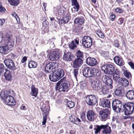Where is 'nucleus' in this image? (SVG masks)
<instances>
[{"mask_svg":"<svg viewBox=\"0 0 134 134\" xmlns=\"http://www.w3.org/2000/svg\"><path fill=\"white\" fill-rule=\"evenodd\" d=\"M103 82L105 84V89L108 90V91L106 92V94L108 93L109 90L113 88V82L112 79L107 76H105L103 79Z\"/></svg>","mask_w":134,"mask_h":134,"instance_id":"nucleus-8","label":"nucleus"},{"mask_svg":"<svg viewBox=\"0 0 134 134\" xmlns=\"http://www.w3.org/2000/svg\"><path fill=\"white\" fill-rule=\"evenodd\" d=\"M86 116L88 120L90 121H93L97 116L96 113L92 110L87 112Z\"/></svg>","mask_w":134,"mask_h":134,"instance_id":"nucleus-17","label":"nucleus"},{"mask_svg":"<svg viewBox=\"0 0 134 134\" xmlns=\"http://www.w3.org/2000/svg\"><path fill=\"white\" fill-rule=\"evenodd\" d=\"M120 72L119 69H115L114 72L112 76H113V79L116 82L118 83L121 80L120 76Z\"/></svg>","mask_w":134,"mask_h":134,"instance_id":"nucleus-21","label":"nucleus"},{"mask_svg":"<svg viewBox=\"0 0 134 134\" xmlns=\"http://www.w3.org/2000/svg\"><path fill=\"white\" fill-rule=\"evenodd\" d=\"M61 52L58 49L53 51L49 56V59L51 61L57 60L60 57Z\"/></svg>","mask_w":134,"mask_h":134,"instance_id":"nucleus-14","label":"nucleus"},{"mask_svg":"<svg viewBox=\"0 0 134 134\" xmlns=\"http://www.w3.org/2000/svg\"><path fill=\"white\" fill-rule=\"evenodd\" d=\"M5 69H5L3 64L0 63V75L3 74L4 71H5Z\"/></svg>","mask_w":134,"mask_h":134,"instance_id":"nucleus-42","label":"nucleus"},{"mask_svg":"<svg viewBox=\"0 0 134 134\" xmlns=\"http://www.w3.org/2000/svg\"><path fill=\"white\" fill-rule=\"evenodd\" d=\"M102 125H96L94 126L93 130H95L94 133L95 134H97L100 133L101 129H102Z\"/></svg>","mask_w":134,"mask_h":134,"instance_id":"nucleus-37","label":"nucleus"},{"mask_svg":"<svg viewBox=\"0 0 134 134\" xmlns=\"http://www.w3.org/2000/svg\"><path fill=\"white\" fill-rule=\"evenodd\" d=\"M8 2L11 5L16 6L19 4V1H8Z\"/></svg>","mask_w":134,"mask_h":134,"instance_id":"nucleus-45","label":"nucleus"},{"mask_svg":"<svg viewBox=\"0 0 134 134\" xmlns=\"http://www.w3.org/2000/svg\"><path fill=\"white\" fill-rule=\"evenodd\" d=\"M43 121L42 122L43 125H44L46 124L47 120V116L48 114H43Z\"/></svg>","mask_w":134,"mask_h":134,"instance_id":"nucleus-48","label":"nucleus"},{"mask_svg":"<svg viewBox=\"0 0 134 134\" xmlns=\"http://www.w3.org/2000/svg\"><path fill=\"white\" fill-rule=\"evenodd\" d=\"M91 77H99L101 75V71L98 69L96 68L92 69Z\"/></svg>","mask_w":134,"mask_h":134,"instance_id":"nucleus-24","label":"nucleus"},{"mask_svg":"<svg viewBox=\"0 0 134 134\" xmlns=\"http://www.w3.org/2000/svg\"><path fill=\"white\" fill-rule=\"evenodd\" d=\"M9 93L8 91H2L0 92L1 98L4 99L8 105H15L16 104L15 101L13 97L8 95Z\"/></svg>","mask_w":134,"mask_h":134,"instance_id":"nucleus-3","label":"nucleus"},{"mask_svg":"<svg viewBox=\"0 0 134 134\" xmlns=\"http://www.w3.org/2000/svg\"><path fill=\"white\" fill-rule=\"evenodd\" d=\"M74 55L71 52H64L63 57V60L67 62H70L72 60L74 59Z\"/></svg>","mask_w":134,"mask_h":134,"instance_id":"nucleus-16","label":"nucleus"},{"mask_svg":"<svg viewBox=\"0 0 134 134\" xmlns=\"http://www.w3.org/2000/svg\"><path fill=\"white\" fill-rule=\"evenodd\" d=\"M41 109L42 111L45 114H48L49 113L48 109L47 107L43 106L41 107Z\"/></svg>","mask_w":134,"mask_h":134,"instance_id":"nucleus-44","label":"nucleus"},{"mask_svg":"<svg viewBox=\"0 0 134 134\" xmlns=\"http://www.w3.org/2000/svg\"><path fill=\"white\" fill-rule=\"evenodd\" d=\"M100 104L103 107H109L110 106V102L108 99H105L102 101Z\"/></svg>","mask_w":134,"mask_h":134,"instance_id":"nucleus-35","label":"nucleus"},{"mask_svg":"<svg viewBox=\"0 0 134 134\" xmlns=\"http://www.w3.org/2000/svg\"><path fill=\"white\" fill-rule=\"evenodd\" d=\"M52 25L53 26V28L54 29H57L59 28V25L57 21H55V22H54V23L52 24Z\"/></svg>","mask_w":134,"mask_h":134,"instance_id":"nucleus-50","label":"nucleus"},{"mask_svg":"<svg viewBox=\"0 0 134 134\" xmlns=\"http://www.w3.org/2000/svg\"><path fill=\"white\" fill-rule=\"evenodd\" d=\"M99 113L101 119L103 120H105L110 119V111L109 109L107 108L100 110Z\"/></svg>","mask_w":134,"mask_h":134,"instance_id":"nucleus-12","label":"nucleus"},{"mask_svg":"<svg viewBox=\"0 0 134 134\" xmlns=\"http://www.w3.org/2000/svg\"><path fill=\"white\" fill-rule=\"evenodd\" d=\"M3 36L2 33H0V43L3 40Z\"/></svg>","mask_w":134,"mask_h":134,"instance_id":"nucleus-63","label":"nucleus"},{"mask_svg":"<svg viewBox=\"0 0 134 134\" xmlns=\"http://www.w3.org/2000/svg\"><path fill=\"white\" fill-rule=\"evenodd\" d=\"M7 68L9 70L14 71L16 69L13 61L10 59H5L4 61Z\"/></svg>","mask_w":134,"mask_h":134,"instance_id":"nucleus-11","label":"nucleus"},{"mask_svg":"<svg viewBox=\"0 0 134 134\" xmlns=\"http://www.w3.org/2000/svg\"><path fill=\"white\" fill-rule=\"evenodd\" d=\"M68 44L69 47L72 49H74L75 48L77 47L76 46L74 43V41H72L71 42L69 43Z\"/></svg>","mask_w":134,"mask_h":134,"instance_id":"nucleus-43","label":"nucleus"},{"mask_svg":"<svg viewBox=\"0 0 134 134\" xmlns=\"http://www.w3.org/2000/svg\"><path fill=\"white\" fill-rule=\"evenodd\" d=\"M31 92L30 93L32 96L36 97L38 94V90L34 85H32L31 87Z\"/></svg>","mask_w":134,"mask_h":134,"instance_id":"nucleus-33","label":"nucleus"},{"mask_svg":"<svg viewBox=\"0 0 134 134\" xmlns=\"http://www.w3.org/2000/svg\"><path fill=\"white\" fill-rule=\"evenodd\" d=\"M9 49V47L4 45L0 47V53L4 54H7L8 52Z\"/></svg>","mask_w":134,"mask_h":134,"instance_id":"nucleus-32","label":"nucleus"},{"mask_svg":"<svg viewBox=\"0 0 134 134\" xmlns=\"http://www.w3.org/2000/svg\"><path fill=\"white\" fill-rule=\"evenodd\" d=\"M5 39L7 41L5 42V44L8 47H9L10 50V48L14 46V42L12 39L11 36L8 34L5 35Z\"/></svg>","mask_w":134,"mask_h":134,"instance_id":"nucleus-15","label":"nucleus"},{"mask_svg":"<svg viewBox=\"0 0 134 134\" xmlns=\"http://www.w3.org/2000/svg\"><path fill=\"white\" fill-rule=\"evenodd\" d=\"M71 5L75 9V12H77L79 10L80 6L77 1H71Z\"/></svg>","mask_w":134,"mask_h":134,"instance_id":"nucleus-29","label":"nucleus"},{"mask_svg":"<svg viewBox=\"0 0 134 134\" xmlns=\"http://www.w3.org/2000/svg\"><path fill=\"white\" fill-rule=\"evenodd\" d=\"M101 70L106 74L112 76L115 71L114 67L111 64H105L101 68Z\"/></svg>","mask_w":134,"mask_h":134,"instance_id":"nucleus-6","label":"nucleus"},{"mask_svg":"<svg viewBox=\"0 0 134 134\" xmlns=\"http://www.w3.org/2000/svg\"><path fill=\"white\" fill-rule=\"evenodd\" d=\"M123 74L127 79H131L132 78V75L131 73L127 70L124 71Z\"/></svg>","mask_w":134,"mask_h":134,"instance_id":"nucleus-40","label":"nucleus"},{"mask_svg":"<svg viewBox=\"0 0 134 134\" xmlns=\"http://www.w3.org/2000/svg\"><path fill=\"white\" fill-rule=\"evenodd\" d=\"M101 55L105 58L107 59L109 57V53L107 52L102 51L101 53Z\"/></svg>","mask_w":134,"mask_h":134,"instance_id":"nucleus-47","label":"nucleus"},{"mask_svg":"<svg viewBox=\"0 0 134 134\" xmlns=\"http://www.w3.org/2000/svg\"><path fill=\"white\" fill-rule=\"evenodd\" d=\"M92 38L90 36H84L82 39V44L86 48L90 47L92 44Z\"/></svg>","mask_w":134,"mask_h":134,"instance_id":"nucleus-13","label":"nucleus"},{"mask_svg":"<svg viewBox=\"0 0 134 134\" xmlns=\"http://www.w3.org/2000/svg\"><path fill=\"white\" fill-rule=\"evenodd\" d=\"M58 65V63L57 62H50L45 66V70L47 72L49 73L54 72Z\"/></svg>","mask_w":134,"mask_h":134,"instance_id":"nucleus-10","label":"nucleus"},{"mask_svg":"<svg viewBox=\"0 0 134 134\" xmlns=\"http://www.w3.org/2000/svg\"><path fill=\"white\" fill-rule=\"evenodd\" d=\"M109 18L111 20L114 21L115 19V16L114 14H112L110 16Z\"/></svg>","mask_w":134,"mask_h":134,"instance_id":"nucleus-58","label":"nucleus"},{"mask_svg":"<svg viewBox=\"0 0 134 134\" xmlns=\"http://www.w3.org/2000/svg\"><path fill=\"white\" fill-rule=\"evenodd\" d=\"M64 75L63 70L61 69H59L49 75L50 80L53 82H56Z\"/></svg>","mask_w":134,"mask_h":134,"instance_id":"nucleus-4","label":"nucleus"},{"mask_svg":"<svg viewBox=\"0 0 134 134\" xmlns=\"http://www.w3.org/2000/svg\"><path fill=\"white\" fill-rule=\"evenodd\" d=\"M83 27L81 26H76V29L78 30L79 31H81L82 30Z\"/></svg>","mask_w":134,"mask_h":134,"instance_id":"nucleus-59","label":"nucleus"},{"mask_svg":"<svg viewBox=\"0 0 134 134\" xmlns=\"http://www.w3.org/2000/svg\"><path fill=\"white\" fill-rule=\"evenodd\" d=\"M126 96L129 100H134V91L133 90L128 91L126 94Z\"/></svg>","mask_w":134,"mask_h":134,"instance_id":"nucleus-27","label":"nucleus"},{"mask_svg":"<svg viewBox=\"0 0 134 134\" xmlns=\"http://www.w3.org/2000/svg\"><path fill=\"white\" fill-rule=\"evenodd\" d=\"M67 106L69 108H73L75 105L74 103L71 101H69L67 102Z\"/></svg>","mask_w":134,"mask_h":134,"instance_id":"nucleus-46","label":"nucleus"},{"mask_svg":"<svg viewBox=\"0 0 134 134\" xmlns=\"http://www.w3.org/2000/svg\"><path fill=\"white\" fill-rule=\"evenodd\" d=\"M114 60L115 63L120 66H121L124 65V61L122 58H120L118 56L115 57Z\"/></svg>","mask_w":134,"mask_h":134,"instance_id":"nucleus-25","label":"nucleus"},{"mask_svg":"<svg viewBox=\"0 0 134 134\" xmlns=\"http://www.w3.org/2000/svg\"><path fill=\"white\" fill-rule=\"evenodd\" d=\"M5 79L8 81L10 82L12 80V73L9 70L5 69V72L4 73Z\"/></svg>","mask_w":134,"mask_h":134,"instance_id":"nucleus-22","label":"nucleus"},{"mask_svg":"<svg viewBox=\"0 0 134 134\" xmlns=\"http://www.w3.org/2000/svg\"><path fill=\"white\" fill-rule=\"evenodd\" d=\"M66 78L64 77L56 84V89L58 90L59 92H68L69 90L70 83L68 81H65Z\"/></svg>","mask_w":134,"mask_h":134,"instance_id":"nucleus-2","label":"nucleus"},{"mask_svg":"<svg viewBox=\"0 0 134 134\" xmlns=\"http://www.w3.org/2000/svg\"><path fill=\"white\" fill-rule=\"evenodd\" d=\"M92 68L86 67L82 69L83 75L84 76L87 77H91Z\"/></svg>","mask_w":134,"mask_h":134,"instance_id":"nucleus-18","label":"nucleus"},{"mask_svg":"<svg viewBox=\"0 0 134 134\" xmlns=\"http://www.w3.org/2000/svg\"><path fill=\"white\" fill-rule=\"evenodd\" d=\"M78 70L79 69H76L74 70L73 73L76 79L77 78V75L78 74Z\"/></svg>","mask_w":134,"mask_h":134,"instance_id":"nucleus-53","label":"nucleus"},{"mask_svg":"<svg viewBox=\"0 0 134 134\" xmlns=\"http://www.w3.org/2000/svg\"><path fill=\"white\" fill-rule=\"evenodd\" d=\"M124 21V18H121L119 19L118 21V23L119 24L121 25L122 24Z\"/></svg>","mask_w":134,"mask_h":134,"instance_id":"nucleus-55","label":"nucleus"},{"mask_svg":"<svg viewBox=\"0 0 134 134\" xmlns=\"http://www.w3.org/2000/svg\"><path fill=\"white\" fill-rule=\"evenodd\" d=\"M119 83L125 87H127L129 85V82L128 80L123 78H121Z\"/></svg>","mask_w":134,"mask_h":134,"instance_id":"nucleus-36","label":"nucleus"},{"mask_svg":"<svg viewBox=\"0 0 134 134\" xmlns=\"http://www.w3.org/2000/svg\"><path fill=\"white\" fill-rule=\"evenodd\" d=\"M102 129H103L102 132L103 133L107 134H110L111 132V127L107 124L105 125H102Z\"/></svg>","mask_w":134,"mask_h":134,"instance_id":"nucleus-26","label":"nucleus"},{"mask_svg":"<svg viewBox=\"0 0 134 134\" xmlns=\"http://www.w3.org/2000/svg\"><path fill=\"white\" fill-rule=\"evenodd\" d=\"M75 55L76 56L77 58H80L82 59L83 57V53L79 50L77 51L75 54Z\"/></svg>","mask_w":134,"mask_h":134,"instance_id":"nucleus-39","label":"nucleus"},{"mask_svg":"<svg viewBox=\"0 0 134 134\" xmlns=\"http://www.w3.org/2000/svg\"><path fill=\"white\" fill-rule=\"evenodd\" d=\"M5 11V8L2 6V3H0V12L4 13Z\"/></svg>","mask_w":134,"mask_h":134,"instance_id":"nucleus-51","label":"nucleus"},{"mask_svg":"<svg viewBox=\"0 0 134 134\" xmlns=\"http://www.w3.org/2000/svg\"><path fill=\"white\" fill-rule=\"evenodd\" d=\"M80 117L82 120L85 119V114L84 113H82L80 115Z\"/></svg>","mask_w":134,"mask_h":134,"instance_id":"nucleus-61","label":"nucleus"},{"mask_svg":"<svg viewBox=\"0 0 134 134\" xmlns=\"http://www.w3.org/2000/svg\"><path fill=\"white\" fill-rule=\"evenodd\" d=\"M115 11L117 13H120L123 12V10L119 8H117L115 9Z\"/></svg>","mask_w":134,"mask_h":134,"instance_id":"nucleus-54","label":"nucleus"},{"mask_svg":"<svg viewBox=\"0 0 134 134\" xmlns=\"http://www.w3.org/2000/svg\"><path fill=\"white\" fill-rule=\"evenodd\" d=\"M69 119L70 121L72 122H73L76 124H77L79 122H81V120L79 118L74 115L70 116Z\"/></svg>","mask_w":134,"mask_h":134,"instance_id":"nucleus-28","label":"nucleus"},{"mask_svg":"<svg viewBox=\"0 0 134 134\" xmlns=\"http://www.w3.org/2000/svg\"><path fill=\"white\" fill-rule=\"evenodd\" d=\"M114 46L117 48H118L119 47V42L117 40H115L114 42Z\"/></svg>","mask_w":134,"mask_h":134,"instance_id":"nucleus-52","label":"nucleus"},{"mask_svg":"<svg viewBox=\"0 0 134 134\" xmlns=\"http://www.w3.org/2000/svg\"><path fill=\"white\" fill-rule=\"evenodd\" d=\"M83 60L82 59L77 58L73 61V68H77L81 66L83 63Z\"/></svg>","mask_w":134,"mask_h":134,"instance_id":"nucleus-20","label":"nucleus"},{"mask_svg":"<svg viewBox=\"0 0 134 134\" xmlns=\"http://www.w3.org/2000/svg\"><path fill=\"white\" fill-rule=\"evenodd\" d=\"M5 20L4 19H0V26H2L5 23Z\"/></svg>","mask_w":134,"mask_h":134,"instance_id":"nucleus-56","label":"nucleus"},{"mask_svg":"<svg viewBox=\"0 0 134 134\" xmlns=\"http://www.w3.org/2000/svg\"><path fill=\"white\" fill-rule=\"evenodd\" d=\"M28 66L30 68H35L37 66V63L34 61H30L28 63Z\"/></svg>","mask_w":134,"mask_h":134,"instance_id":"nucleus-38","label":"nucleus"},{"mask_svg":"<svg viewBox=\"0 0 134 134\" xmlns=\"http://www.w3.org/2000/svg\"><path fill=\"white\" fill-rule=\"evenodd\" d=\"M122 110L125 115H128L133 113L134 111V103L126 102L122 104Z\"/></svg>","mask_w":134,"mask_h":134,"instance_id":"nucleus-5","label":"nucleus"},{"mask_svg":"<svg viewBox=\"0 0 134 134\" xmlns=\"http://www.w3.org/2000/svg\"><path fill=\"white\" fill-rule=\"evenodd\" d=\"M112 107L115 112L118 113H120L122 110V102L119 100L114 99L112 102Z\"/></svg>","mask_w":134,"mask_h":134,"instance_id":"nucleus-7","label":"nucleus"},{"mask_svg":"<svg viewBox=\"0 0 134 134\" xmlns=\"http://www.w3.org/2000/svg\"><path fill=\"white\" fill-rule=\"evenodd\" d=\"M84 18L83 17H77L74 20V23L76 24L82 25L84 23Z\"/></svg>","mask_w":134,"mask_h":134,"instance_id":"nucleus-30","label":"nucleus"},{"mask_svg":"<svg viewBox=\"0 0 134 134\" xmlns=\"http://www.w3.org/2000/svg\"><path fill=\"white\" fill-rule=\"evenodd\" d=\"M97 35L100 38H103L104 37V34L100 30H99L98 31V33H97Z\"/></svg>","mask_w":134,"mask_h":134,"instance_id":"nucleus-49","label":"nucleus"},{"mask_svg":"<svg viewBox=\"0 0 134 134\" xmlns=\"http://www.w3.org/2000/svg\"><path fill=\"white\" fill-rule=\"evenodd\" d=\"M79 39L78 38H76L75 40V43L77 44H79Z\"/></svg>","mask_w":134,"mask_h":134,"instance_id":"nucleus-62","label":"nucleus"},{"mask_svg":"<svg viewBox=\"0 0 134 134\" xmlns=\"http://www.w3.org/2000/svg\"><path fill=\"white\" fill-rule=\"evenodd\" d=\"M47 23H48V22L46 21H44L42 23L43 26L42 28V33L43 34L49 31Z\"/></svg>","mask_w":134,"mask_h":134,"instance_id":"nucleus-31","label":"nucleus"},{"mask_svg":"<svg viewBox=\"0 0 134 134\" xmlns=\"http://www.w3.org/2000/svg\"><path fill=\"white\" fill-rule=\"evenodd\" d=\"M90 79H91V83L93 90L99 91L104 94H107L106 92L108 91V90L105 89L106 87L104 85L102 84V82L100 80L97 79L94 80L92 78Z\"/></svg>","mask_w":134,"mask_h":134,"instance_id":"nucleus-1","label":"nucleus"},{"mask_svg":"<svg viewBox=\"0 0 134 134\" xmlns=\"http://www.w3.org/2000/svg\"><path fill=\"white\" fill-rule=\"evenodd\" d=\"M59 17L57 18V19L59 21V23L62 24H64L68 22L69 19V15L67 14L64 17H63L61 19L60 18H59Z\"/></svg>","mask_w":134,"mask_h":134,"instance_id":"nucleus-23","label":"nucleus"},{"mask_svg":"<svg viewBox=\"0 0 134 134\" xmlns=\"http://www.w3.org/2000/svg\"><path fill=\"white\" fill-rule=\"evenodd\" d=\"M20 108L22 110H25L26 108L24 105H22L20 107Z\"/></svg>","mask_w":134,"mask_h":134,"instance_id":"nucleus-64","label":"nucleus"},{"mask_svg":"<svg viewBox=\"0 0 134 134\" xmlns=\"http://www.w3.org/2000/svg\"><path fill=\"white\" fill-rule=\"evenodd\" d=\"M57 13L59 15H62L64 14V13L65 12V8H63L59 7L57 9Z\"/></svg>","mask_w":134,"mask_h":134,"instance_id":"nucleus-41","label":"nucleus"},{"mask_svg":"<svg viewBox=\"0 0 134 134\" xmlns=\"http://www.w3.org/2000/svg\"><path fill=\"white\" fill-rule=\"evenodd\" d=\"M97 98L94 95L87 96L86 99V102L89 105H94L97 103Z\"/></svg>","mask_w":134,"mask_h":134,"instance_id":"nucleus-9","label":"nucleus"},{"mask_svg":"<svg viewBox=\"0 0 134 134\" xmlns=\"http://www.w3.org/2000/svg\"><path fill=\"white\" fill-rule=\"evenodd\" d=\"M128 64L131 68L134 70V63L132 62H130L128 63Z\"/></svg>","mask_w":134,"mask_h":134,"instance_id":"nucleus-57","label":"nucleus"},{"mask_svg":"<svg viewBox=\"0 0 134 134\" xmlns=\"http://www.w3.org/2000/svg\"><path fill=\"white\" fill-rule=\"evenodd\" d=\"M86 63L88 65L91 66L96 65L98 63L96 59L93 58L88 57L86 59Z\"/></svg>","mask_w":134,"mask_h":134,"instance_id":"nucleus-19","label":"nucleus"},{"mask_svg":"<svg viewBox=\"0 0 134 134\" xmlns=\"http://www.w3.org/2000/svg\"><path fill=\"white\" fill-rule=\"evenodd\" d=\"M115 94L118 97H121L124 94V90L122 88H119L116 89L115 91Z\"/></svg>","mask_w":134,"mask_h":134,"instance_id":"nucleus-34","label":"nucleus"},{"mask_svg":"<svg viewBox=\"0 0 134 134\" xmlns=\"http://www.w3.org/2000/svg\"><path fill=\"white\" fill-rule=\"evenodd\" d=\"M27 60V58L26 56H24L23 57L22 59L21 60V62L22 63H23L25 62Z\"/></svg>","mask_w":134,"mask_h":134,"instance_id":"nucleus-60","label":"nucleus"}]
</instances>
